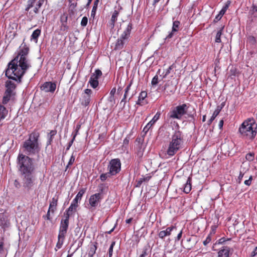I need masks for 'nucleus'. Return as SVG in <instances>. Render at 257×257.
Instances as JSON below:
<instances>
[{
  "label": "nucleus",
  "mask_w": 257,
  "mask_h": 257,
  "mask_svg": "<svg viewBox=\"0 0 257 257\" xmlns=\"http://www.w3.org/2000/svg\"><path fill=\"white\" fill-rule=\"evenodd\" d=\"M147 95V92L146 91H141L139 93L138 100L136 101V104L140 106H144L148 104V102L146 99Z\"/></svg>",
  "instance_id": "obj_16"
},
{
  "label": "nucleus",
  "mask_w": 257,
  "mask_h": 257,
  "mask_svg": "<svg viewBox=\"0 0 257 257\" xmlns=\"http://www.w3.org/2000/svg\"><path fill=\"white\" fill-rule=\"evenodd\" d=\"M85 189H81L72 202L78 204V201H80L81 200L83 195L85 192Z\"/></svg>",
  "instance_id": "obj_29"
},
{
  "label": "nucleus",
  "mask_w": 257,
  "mask_h": 257,
  "mask_svg": "<svg viewBox=\"0 0 257 257\" xmlns=\"http://www.w3.org/2000/svg\"><path fill=\"white\" fill-rule=\"evenodd\" d=\"M115 244V241H113L111 242V244L108 249V253L109 257H112V253H113V247H114Z\"/></svg>",
  "instance_id": "obj_43"
},
{
  "label": "nucleus",
  "mask_w": 257,
  "mask_h": 257,
  "mask_svg": "<svg viewBox=\"0 0 257 257\" xmlns=\"http://www.w3.org/2000/svg\"><path fill=\"white\" fill-rule=\"evenodd\" d=\"M56 88L55 82H45L40 87V89L45 92L53 93Z\"/></svg>",
  "instance_id": "obj_13"
},
{
  "label": "nucleus",
  "mask_w": 257,
  "mask_h": 257,
  "mask_svg": "<svg viewBox=\"0 0 257 257\" xmlns=\"http://www.w3.org/2000/svg\"><path fill=\"white\" fill-rule=\"evenodd\" d=\"M38 137L36 133H32L29 135L28 139L24 142L23 148L26 155H35L39 153L41 147L38 142Z\"/></svg>",
  "instance_id": "obj_5"
},
{
  "label": "nucleus",
  "mask_w": 257,
  "mask_h": 257,
  "mask_svg": "<svg viewBox=\"0 0 257 257\" xmlns=\"http://www.w3.org/2000/svg\"><path fill=\"white\" fill-rule=\"evenodd\" d=\"M69 224V219L68 218V216H64V218L61 219L59 226L58 241L55 248L56 251L61 248L63 244L68 229Z\"/></svg>",
  "instance_id": "obj_7"
},
{
  "label": "nucleus",
  "mask_w": 257,
  "mask_h": 257,
  "mask_svg": "<svg viewBox=\"0 0 257 257\" xmlns=\"http://www.w3.org/2000/svg\"><path fill=\"white\" fill-rule=\"evenodd\" d=\"M77 207L78 204L72 202L70 206L66 210V215H65L64 216H68V218L69 219L70 216L72 215L73 213L75 212L76 211Z\"/></svg>",
  "instance_id": "obj_22"
},
{
  "label": "nucleus",
  "mask_w": 257,
  "mask_h": 257,
  "mask_svg": "<svg viewBox=\"0 0 257 257\" xmlns=\"http://www.w3.org/2000/svg\"><path fill=\"white\" fill-rule=\"evenodd\" d=\"M211 241V235L210 234H209L206 238L205 239V240L203 241V244L204 245H207L210 241Z\"/></svg>",
  "instance_id": "obj_52"
},
{
  "label": "nucleus",
  "mask_w": 257,
  "mask_h": 257,
  "mask_svg": "<svg viewBox=\"0 0 257 257\" xmlns=\"http://www.w3.org/2000/svg\"><path fill=\"white\" fill-rule=\"evenodd\" d=\"M33 173H28L27 174H21L23 187L28 191L32 189L35 184V179Z\"/></svg>",
  "instance_id": "obj_9"
},
{
  "label": "nucleus",
  "mask_w": 257,
  "mask_h": 257,
  "mask_svg": "<svg viewBox=\"0 0 257 257\" xmlns=\"http://www.w3.org/2000/svg\"><path fill=\"white\" fill-rule=\"evenodd\" d=\"M252 8L254 12H257V6L254 5H252Z\"/></svg>",
  "instance_id": "obj_64"
},
{
  "label": "nucleus",
  "mask_w": 257,
  "mask_h": 257,
  "mask_svg": "<svg viewBox=\"0 0 257 257\" xmlns=\"http://www.w3.org/2000/svg\"><path fill=\"white\" fill-rule=\"evenodd\" d=\"M115 91L116 90L115 88H113L111 90L110 92V95H111L109 97L110 101H112L113 99V96L115 93Z\"/></svg>",
  "instance_id": "obj_54"
},
{
  "label": "nucleus",
  "mask_w": 257,
  "mask_h": 257,
  "mask_svg": "<svg viewBox=\"0 0 257 257\" xmlns=\"http://www.w3.org/2000/svg\"><path fill=\"white\" fill-rule=\"evenodd\" d=\"M44 1L45 0H39L37 2V3L35 7V8H37V10L39 11V9L41 7L43 4L44 3Z\"/></svg>",
  "instance_id": "obj_49"
},
{
  "label": "nucleus",
  "mask_w": 257,
  "mask_h": 257,
  "mask_svg": "<svg viewBox=\"0 0 257 257\" xmlns=\"http://www.w3.org/2000/svg\"><path fill=\"white\" fill-rule=\"evenodd\" d=\"M182 233H183V231H182V230L178 234L177 236L176 239V241H179L181 239V238L182 237Z\"/></svg>",
  "instance_id": "obj_56"
},
{
  "label": "nucleus",
  "mask_w": 257,
  "mask_h": 257,
  "mask_svg": "<svg viewBox=\"0 0 257 257\" xmlns=\"http://www.w3.org/2000/svg\"><path fill=\"white\" fill-rule=\"evenodd\" d=\"M102 200V195L100 193H95L91 195L88 199V209L93 211L100 203Z\"/></svg>",
  "instance_id": "obj_11"
},
{
  "label": "nucleus",
  "mask_w": 257,
  "mask_h": 257,
  "mask_svg": "<svg viewBox=\"0 0 257 257\" xmlns=\"http://www.w3.org/2000/svg\"><path fill=\"white\" fill-rule=\"evenodd\" d=\"M159 77L157 75H155L152 79L151 84L152 85H157L159 81H158Z\"/></svg>",
  "instance_id": "obj_46"
},
{
  "label": "nucleus",
  "mask_w": 257,
  "mask_h": 257,
  "mask_svg": "<svg viewBox=\"0 0 257 257\" xmlns=\"http://www.w3.org/2000/svg\"><path fill=\"white\" fill-rule=\"evenodd\" d=\"M257 254V247H256L254 250L253 251H252L251 253V255L252 256H255L256 254Z\"/></svg>",
  "instance_id": "obj_61"
},
{
  "label": "nucleus",
  "mask_w": 257,
  "mask_h": 257,
  "mask_svg": "<svg viewBox=\"0 0 257 257\" xmlns=\"http://www.w3.org/2000/svg\"><path fill=\"white\" fill-rule=\"evenodd\" d=\"M77 6V3H70V8L71 9H74Z\"/></svg>",
  "instance_id": "obj_59"
},
{
  "label": "nucleus",
  "mask_w": 257,
  "mask_h": 257,
  "mask_svg": "<svg viewBox=\"0 0 257 257\" xmlns=\"http://www.w3.org/2000/svg\"><path fill=\"white\" fill-rule=\"evenodd\" d=\"M87 22H88L87 18L86 17H83V18L82 19V20L81 21V26H82L83 27H85L87 24Z\"/></svg>",
  "instance_id": "obj_45"
},
{
  "label": "nucleus",
  "mask_w": 257,
  "mask_h": 257,
  "mask_svg": "<svg viewBox=\"0 0 257 257\" xmlns=\"http://www.w3.org/2000/svg\"><path fill=\"white\" fill-rule=\"evenodd\" d=\"M230 248L227 246H224L218 252V257H229Z\"/></svg>",
  "instance_id": "obj_24"
},
{
  "label": "nucleus",
  "mask_w": 257,
  "mask_h": 257,
  "mask_svg": "<svg viewBox=\"0 0 257 257\" xmlns=\"http://www.w3.org/2000/svg\"><path fill=\"white\" fill-rule=\"evenodd\" d=\"M26 16L27 19L29 21H32L36 16V15L38 14L39 11L37 8H35L33 10H29L28 11H26Z\"/></svg>",
  "instance_id": "obj_25"
},
{
  "label": "nucleus",
  "mask_w": 257,
  "mask_h": 257,
  "mask_svg": "<svg viewBox=\"0 0 257 257\" xmlns=\"http://www.w3.org/2000/svg\"><path fill=\"white\" fill-rule=\"evenodd\" d=\"M161 113L157 112L154 115L153 118L150 120L147 124L144 127L143 132L147 133L150 128L155 124V123L159 119L160 117Z\"/></svg>",
  "instance_id": "obj_18"
},
{
  "label": "nucleus",
  "mask_w": 257,
  "mask_h": 257,
  "mask_svg": "<svg viewBox=\"0 0 257 257\" xmlns=\"http://www.w3.org/2000/svg\"><path fill=\"white\" fill-rule=\"evenodd\" d=\"M247 43L252 47L255 46L256 44V38L252 36H248L247 38Z\"/></svg>",
  "instance_id": "obj_33"
},
{
  "label": "nucleus",
  "mask_w": 257,
  "mask_h": 257,
  "mask_svg": "<svg viewBox=\"0 0 257 257\" xmlns=\"http://www.w3.org/2000/svg\"><path fill=\"white\" fill-rule=\"evenodd\" d=\"M129 143V139L127 138H125L123 140V144L125 145H127Z\"/></svg>",
  "instance_id": "obj_63"
},
{
  "label": "nucleus",
  "mask_w": 257,
  "mask_h": 257,
  "mask_svg": "<svg viewBox=\"0 0 257 257\" xmlns=\"http://www.w3.org/2000/svg\"><path fill=\"white\" fill-rule=\"evenodd\" d=\"M57 202L58 197H53L50 202L49 209L50 210L52 213H54L56 210Z\"/></svg>",
  "instance_id": "obj_26"
},
{
  "label": "nucleus",
  "mask_w": 257,
  "mask_h": 257,
  "mask_svg": "<svg viewBox=\"0 0 257 257\" xmlns=\"http://www.w3.org/2000/svg\"><path fill=\"white\" fill-rule=\"evenodd\" d=\"M223 28H221L218 32L216 35L215 37V42L216 43H220L221 42V36L222 35V32Z\"/></svg>",
  "instance_id": "obj_38"
},
{
  "label": "nucleus",
  "mask_w": 257,
  "mask_h": 257,
  "mask_svg": "<svg viewBox=\"0 0 257 257\" xmlns=\"http://www.w3.org/2000/svg\"><path fill=\"white\" fill-rule=\"evenodd\" d=\"M173 69V65H171L165 71V74L164 76V78L166 77L170 73L171 70Z\"/></svg>",
  "instance_id": "obj_55"
},
{
  "label": "nucleus",
  "mask_w": 257,
  "mask_h": 257,
  "mask_svg": "<svg viewBox=\"0 0 257 257\" xmlns=\"http://www.w3.org/2000/svg\"><path fill=\"white\" fill-rule=\"evenodd\" d=\"M184 144V135L179 129L174 131L170 138L166 150L167 154L172 157L183 148Z\"/></svg>",
  "instance_id": "obj_2"
},
{
  "label": "nucleus",
  "mask_w": 257,
  "mask_h": 257,
  "mask_svg": "<svg viewBox=\"0 0 257 257\" xmlns=\"http://www.w3.org/2000/svg\"><path fill=\"white\" fill-rule=\"evenodd\" d=\"M75 139V138H74L73 137L72 138V139L71 140V141L69 143L68 146V147L67 148V150H69V148L71 147V146L73 144Z\"/></svg>",
  "instance_id": "obj_58"
},
{
  "label": "nucleus",
  "mask_w": 257,
  "mask_h": 257,
  "mask_svg": "<svg viewBox=\"0 0 257 257\" xmlns=\"http://www.w3.org/2000/svg\"><path fill=\"white\" fill-rule=\"evenodd\" d=\"M81 127V124L78 123L75 127L74 131L72 133V135L73 138H75L76 136L78 134V132Z\"/></svg>",
  "instance_id": "obj_42"
},
{
  "label": "nucleus",
  "mask_w": 257,
  "mask_h": 257,
  "mask_svg": "<svg viewBox=\"0 0 257 257\" xmlns=\"http://www.w3.org/2000/svg\"><path fill=\"white\" fill-rule=\"evenodd\" d=\"M36 0H28L27 6L25 8V11H29L32 8L34 7Z\"/></svg>",
  "instance_id": "obj_35"
},
{
  "label": "nucleus",
  "mask_w": 257,
  "mask_h": 257,
  "mask_svg": "<svg viewBox=\"0 0 257 257\" xmlns=\"http://www.w3.org/2000/svg\"><path fill=\"white\" fill-rule=\"evenodd\" d=\"M111 176H112V175H110L109 174V172H108L106 173H102L100 176V179L102 181H105L108 178L110 177Z\"/></svg>",
  "instance_id": "obj_40"
},
{
  "label": "nucleus",
  "mask_w": 257,
  "mask_h": 257,
  "mask_svg": "<svg viewBox=\"0 0 257 257\" xmlns=\"http://www.w3.org/2000/svg\"><path fill=\"white\" fill-rule=\"evenodd\" d=\"M174 230H176V227L174 225H171L168 227L165 230L160 231L158 233V236L161 239H164L165 237L170 236L171 232Z\"/></svg>",
  "instance_id": "obj_17"
},
{
  "label": "nucleus",
  "mask_w": 257,
  "mask_h": 257,
  "mask_svg": "<svg viewBox=\"0 0 257 257\" xmlns=\"http://www.w3.org/2000/svg\"><path fill=\"white\" fill-rule=\"evenodd\" d=\"M50 211H51L50 210L48 209V211H47V214H46V219L47 220H51V217H50Z\"/></svg>",
  "instance_id": "obj_60"
},
{
  "label": "nucleus",
  "mask_w": 257,
  "mask_h": 257,
  "mask_svg": "<svg viewBox=\"0 0 257 257\" xmlns=\"http://www.w3.org/2000/svg\"><path fill=\"white\" fill-rule=\"evenodd\" d=\"M223 123H224V121L223 119H221L219 121V124H218V127L220 130L222 129Z\"/></svg>",
  "instance_id": "obj_57"
},
{
  "label": "nucleus",
  "mask_w": 257,
  "mask_h": 257,
  "mask_svg": "<svg viewBox=\"0 0 257 257\" xmlns=\"http://www.w3.org/2000/svg\"><path fill=\"white\" fill-rule=\"evenodd\" d=\"M8 111L2 104H0V122L7 116Z\"/></svg>",
  "instance_id": "obj_31"
},
{
  "label": "nucleus",
  "mask_w": 257,
  "mask_h": 257,
  "mask_svg": "<svg viewBox=\"0 0 257 257\" xmlns=\"http://www.w3.org/2000/svg\"><path fill=\"white\" fill-rule=\"evenodd\" d=\"M56 134V132L55 131H51L50 134V138L51 139Z\"/></svg>",
  "instance_id": "obj_62"
},
{
  "label": "nucleus",
  "mask_w": 257,
  "mask_h": 257,
  "mask_svg": "<svg viewBox=\"0 0 257 257\" xmlns=\"http://www.w3.org/2000/svg\"><path fill=\"white\" fill-rule=\"evenodd\" d=\"M4 243L3 241L0 242V255L4 254L5 253L4 248Z\"/></svg>",
  "instance_id": "obj_51"
},
{
  "label": "nucleus",
  "mask_w": 257,
  "mask_h": 257,
  "mask_svg": "<svg viewBox=\"0 0 257 257\" xmlns=\"http://www.w3.org/2000/svg\"><path fill=\"white\" fill-rule=\"evenodd\" d=\"M132 24L130 23L115 43L114 50H121L130 37Z\"/></svg>",
  "instance_id": "obj_8"
},
{
  "label": "nucleus",
  "mask_w": 257,
  "mask_h": 257,
  "mask_svg": "<svg viewBox=\"0 0 257 257\" xmlns=\"http://www.w3.org/2000/svg\"><path fill=\"white\" fill-rule=\"evenodd\" d=\"M93 79L90 78L88 83L90 84L91 87L93 88H96L98 85V81L94 80Z\"/></svg>",
  "instance_id": "obj_41"
},
{
  "label": "nucleus",
  "mask_w": 257,
  "mask_h": 257,
  "mask_svg": "<svg viewBox=\"0 0 257 257\" xmlns=\"http://www.w3.org/2000/svg\"><path fill=\"white\" fill-rule=\"evenodd\" d=\"M245 159L249 162L253 161L254 159V153L253 152L247 153L245 156Z\"/></svg>",
  "instance_id": "obj_37"
},
{
  "label": "nucleus",
  "mask_w": 257,
  "mask_h": 257,
  "mask_svg": "<svg viewBox=\"0 0 257 257\" xmlns=\"http://www.w3.org/2000/svg\"><path fill=\"white\" fill-rule=\"evenodd\" d=\"M191 178L188 177L186 183L183 186V191L186 194L189 193L191 190Z\"/></svg>",
  "instance_id": "obj_28"
},
{
  "label": "nucleus",
  "mask_w": 257,
  "mask_h": 257,
  "mask_svg": "<svg viewBox=\"0 0 257 257\" xmlns=\"http://www.w3.org/2000/svg\"><path fill=\"white\" fill-rule=\"evenodd\" d=\"M222 107H219V106H217V108L213 112L212 115L210 117V118L208 120L207 124L208 125H210L213 121L215 119L216 116L219 114L220 112Z\"/></svg>",
  "instance_id": "obj_30"
},
{
  "label": "nucleus",
  "mask_w": 257,
  "mask_h": 257,
  "mask_svg": "<svg viewBox=\"0 0 257 257\" xmlns=\"http://www.w3.org/2000/svg\"><path fill=\"white\" fill-rule=\"evenodd\" d=\"M92 90L90 89H86L82 94V98L81 100V104L85 106L89 105L90 102V97L92 94Z\"/></svg>",
  "instance_id": "obj_14"
},
{
  "label": "nucleus",
  "mask_w": 257,
  "mask_h": 257,
  "mask_svg": "<svg viewBox=\"0 0 257 257\" xmlns=\"http://www.w3.org/2000/svg\"><path fill=\"white\" fill-rule=\"evenodd\" d=\"M248 170V168H245V167H243L242 165L241 166L239 175L237 179V181L239 184L241 182L242 178L246 174Z\"/></svg>",
  "instance_id": "obj_27"
},
{
  "label": "nucleus",
  "mask_w": 257,
  "mask_h": 257,
  "mask_svg": "<svg viewBox=\"0 0 257 257\" xmlns=\"http://www.w3.org/2000/svg\"><path fill=\"white\" fill-rule=\"evenodd\" d=\"M97 248V243L96 242L91 243L89 245L88 250V257H93L96 253Z\"/></svg>",
  "instance_id": "obj_21"
},
{
  "label": "nucleus",
  "mask_w": 257,
  "mask_h": 257,
  "mask_svg": "<svg viewBox=\"0 0 257 257\" xmlns=\"http://www.w3.org/2000/svg\"><path fill=\"white\" fill-rule=\"evenodd\" d=\"M41 31L39 29L35 30L31 36V40H33L35 42L37 43L38 39L40 36Z\"/></svg>",
  "instance_id": "obj_32"
},
{
  "label": "nucleus",
  "mask_w": 257,
  "mask_h": 257,
  "mask_svg": "<svg viewBox=\"0 0 257 257\" xmlns=\"http://www.w3.org/2000/svg\"><path fill=\"white\" fill-rule=\"evenodd\" d=\"M119 15V12L117 10H114L113 12L110 22H109V26L113 29L114 27L115 23L117 20V17Z\"/></svg>",
  "instance_id": "obj_23"
},
{
  "label": "nucleus",
  "mask_w": 257,
  "mask_h": 257,
  "mask_svg": "<svg viewBox=\"0 0 257 257\" xmlns=\"http://www.w3.org/2000/svg\"><path fill=\"white\" fill-rule=\"evenodd\" d=\"M17 167L20 175L33 173L35 171L33 159L22 153H19L17 157Z\"/></svg>",
  "instance_id": "obj_4"
},
{
  "label": "nucleus",
  "mask_w": 257,
  "mask_h": 257,
  "mask_svg": "<svg viewBox=\"0 0 257 257\" xmlns=\"http://www.w3.org/2000/svg\"><path fill=\"white\" fill-rule=\"evenodd\" d=\"M148 254V249L147 247H144L143 249L142 253L139 257H146Z\"/></svg>",
  "instance_id": "obj_44"
},
{
  "label": "nucleus",
  "mask_w": 257,
  "mask_h": 257,
  "mask_svg": "<svg viewBox=\"0 0 257 257\" xmlns=\"http://www.w3.org/2000/svg\"><path fill=\"white\" fill-rule=\"evenodd\" d=\"M29 48L25 43H23L19 48L18 55L8 65L6 70V76L10 79L20 83L22 79L28 69L31 67L30 60L28 58Z\"/></svg>",
  "instance_id": "obj_1"
},
{
  "label": "nucleus",
  "mask_w": 257,
  "mask_h": 257,
  "mask_svg": "<svg viewBox=\"0 0 257 257\" xmlns=\"http://www.w3.org/2000/svg\"><path fill=\"white\" fill-rule=\"evenodd\" d=\"M121 165V164L119 159H111L108 165L107 170L110 175L115 176L120 171Z\"/></svg>",
  "instance_id": "obj_10"
},
{
  "label": "nucleus",
  "mask_w": 257,
  "mask_h": 257,
  "mask_svg": "<svg viewBox=\"0 0 257 257\" xmlns=\"http://www.w3.org/2000/svg\"><path fill=\"white\" fill-rule=\"evenodd\" d=\"M252 180V176L250 175L249 177V178L247 180H245L244 182V183L246 186H250L251 184V182Z\"/></svg>",
  "instance_id": "obj_47"
},
{
  "label": "nucleus",
  "mask_w": 257,
  "mask_h": 257,
  "mask_svg": "<svg viewBox=\"0 0 257 257\" xmlns=\"http://www.w3.org/2000/svg\"><path fill=\"white\" fill-rule=\"evenodd\" d=\"M176 90V86L172 82L167 83L164 86V92L166 95H170Z\"/></svg>",
  "instance_id": "obj_20"
},
{
  "label": "nucleus",
  "mask_w": 257,
  "mask_h": 257,
  "mask_svg": "<svg viewBox=\"0 0 257 257\" xmlns=\"http://www.w3.org/2000/svg\"><path fill=\"white\" fill-rule=\"evenodd\" d=\"M256 130L257 124L254 119L248 118L240 125L238 132L242 138L252 140L256 135Z\"/></svg>",
  "instance_id": "obj_3"
},
{
  "label": "nucleus",
  "mask_w": 257,
  "mask_h": 257,
  "mask_svg": "<svg viewBox=\"0 0 257 257\" xmlns=\"http://www.w3.org/2000/svg\"><path fill=\"white\" fill-rule=\"evenodd\" d=\"M180 22L178 21H174L173 23L172 31L167 36L165 39L169 40L172 38L180 30Z\"/></svg>",
  "instance_id": "obj_15"
},
{
  "label": "nucleus",
  "mask_w": 257,
  "mask_h": 257,
  "mask_svg": "<svg viewBox=\"0 0 257 257\" xmlns=\"http://www.w3.org/2000/svg\"><path fill=\"white\" fill-rule=\"evenodd\" d=\"M76 155V152H74L72 153V155L69 159V161L68 162V163L67 165V168H68V167L69 166H71L72 165L73 163L75 161V156Z\"/></svg>",
  "instance_id": "obj_39"
},
{
  "label": "nucleus",
  "mask_w": 257,
  "mask_h": 257,
  "mask_svg": "<svg viewBox=\"0 0 257 257\" xmlns=\"http://www.w3.org/2000/svg\"><path fill=\"white\" fill-rule=\"evenodd\" d=\"M17 85L11 80H7L5 83V92L16 94Z\"/></svg>",
  "instance_id": "obj_19"
},
{
  "label": "nucleus",
  "mask_w": 257,
  "mask_h": 257,
  "mask_svg": "<svg viewBox=\"0 0 257 257\" xmlns=\"http://www.w3.org/2000/svg\"><path fill=\"white\" fill-rule=\"evenodd\" d=\"M132 84H133V81L131 80L130 83H129V84H128V85L125 88L124 95H125L126 96H127V93L131 89V87Z\"/></svg>",
  "instance_id": "obj_48"
},
{
  "label": "nucleus",
  "mask_w": 257,
  "mask_h": 257,
  "mask_svg": "<svg viewBox=\"0 0 257 257\" xmlns=\"http://www.w3.org/2000/svg\"><path fill=\"white\" fill-rule=\"evenodd\" d=\"M92 75H94L95 77L99 78L102 75V72L100 70L97 69L95 71L94 73L92 74Z\"/></svg>",
  "instance_id": "obj_53"
},
{
  "label": "nucleus",
  "mask_w": 257,
  "mask_h": 257,
  "mask_svg": "<svg viewBox=\"0 0 257 257\" xmlns=\"http://www.w3.org/2000/svg\"><path fill=\"white\" fill-rule=\"evenodd\" d=\"M99 2V0H95L94 1L91 13V17L94 18L95 17Z\"/></svg>",
  "instance_id": "obj_34"
},
{
  "label": "nucleus",
  "mask_w": 257,
  "mask_h": 257,
  "mask_svg": "<svg viewBox=\"0 0 257 257\" xmlns=\"http://www.w3.org/2000/svg\"><path fill=\"white\" fill-rule=\"evenodd\" d=\"M188 108V107L185 103L172 107L167 114L168 121H170L171 124H173L178 128L179 127L178 123L175 121H173L172 120L175 119L181 120L183 116L186 113Z\"/></svg>",
  "instance_id": "obj_6"
},
{
  "label": "nucleus",
  "mask_w": 257,
  "mask_h": 257,
  "mask_svg": "<svg viewBox=\"0 0 257 257\" xmlns=\"http://www.w3.org/2000/svg\"><path fill=\"white\" fill-rule=\"evenodd\" d=\"M229 5H230V2H228L227 4H226L225 5L221 10V11L219 12V14H218V16H220V18H221L223 16V15L225 14L226 10L228 8Z\"/></svg>",
  "instance_id": "obj_36"
},
{
  "label": "nucleus",
  "mask_w": 257,
  "mask_h": 257,
  "mask_svg": "<svg viewBox=\"0 0 257 257\" xmlns=\"http://www.w3.org/2000/svg\"><path fill=\"white\" fill-rule=\"evenodd\" d=\"M126 97H127V96H126L125 95H124L122 99L121 100V101L120 102V105H121L122 106V108L124 107L125 105L126 104Z\"/></svg>",
  "instance_id": "obj_50"
},
{
  "label": "nucleus",
  "mask_w": 257,
  "mask_h": 257,
  "mask_svg": "<svg viewBox=\"0 0 257 257\" xmlns=\"http://www.w3.org/2000/svg\"><path fill=\"white\" fill-rule=\"evenodd\" d=\"M16 100V94L5 92L2 99V103L4 105L8 104H12Z\"/></svg>",
  "instance_id": "obj_12"
}]
</instances>
